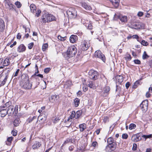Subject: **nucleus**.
I'll use <instances>...</instances> for the list:
<instances>
[{
    "label": "nucleus",
    "instance_id": "f257e3e1",
    "mask_svg": "<svg viewBox=\"0 0 152 152\" xmlns=\"http://www.w3.org/2000/svg\"><path fill=\"white\" fill-rule=\"evenodd\" d=\"M20 84L22 88L27 90L31 89L32 86L27 75L25 74H23L22 75Z\"/></svg>",
    "mask_w": 152,
    "mask_h": 152
},
{
    "label": "nucleus",
    "instance_id": "f03ea898",
    "mask_svg": "<svg viewBox=\"0 0 152 152\" xmlns=\"http://www.w3.org/2000/svg\"><path fill=\"white\" fill-rule=\"evenodd\" d=\"M42 22L44 23L50 22L55 19V17L48 13H45L41 16Z\"/></svg>",
    "mask_w": 152,
    "mask_h": 152
},
{
    "label": "nucleus",
    "instance_id": "7ed1b4c3",
    "mask_svg": "<svg viewBox=\"0 0 152 152\" xmlns=\"http://www.w3.org/2000/svg\"><path fill=\"white\" fill-rule=\"evenodd\" d=\"M77 53V49L74 46H71L68 48L67 49L66 55L67 57L70 58L75 56Z\"/></svg>",
    "mask_w": 152,
    "mask_h": 152
},
{
    "label": "nucleus",
    "instance_id": "20e7f679",
    "mask_svg": "<svg viewBox=\"0 0 152 152\" xmlns=\"http://www.w3.org/2000/svg\"><path fill=\"white\" fill-rule=\"evenodd\" d=\"M66 13L71 18H75L77 15V12L75 9L73 8H69L67 11Z\"/></svg>",
    "mask_w": 152,
    "mask_h": 152
},
{
    "label": "nucleus",
    "instance_id": "39448f33",
    "mask_svg": "<svg viewBox=\"0 0 152 152\" xmlns=\"http://www.w3.org/2000/svg\"><path fill=\"white\" fill-rule=\"evenodd\" d=\"M116 142H113L112 144H108L105 148V150L107 152H111L114 151L116 148Z\"/></svg>",
    "mask_w": 152,
    "mask_h": 152
},
{
    "label": "nucleus",
    "instance_id": "423d86ee",
    "mask_svg": "<svg viewBox=\"0 0 152 152\" xmlns=\"http://www.w3.org/2000/svg\"><path fill=\"white\" fill-rule=\"evenodd\" d=\"M148 102L147 100H145L141 103L140 105V107L143 111H146L148 110Z\"/></svg>",
    "mask_w": 152,
    "mask_h": 152
},
{
    "label": "nucleus",
    "instance_id": "0eeeda50",
    "mask_svg": "<svg viewBox=\"0 0 152 152\" xmlns=\"http://www.w3.org/2000/svg\"><path fill=\"white\" fill-rule=\"evenodd\" d=\"M142 134L141 133L134 134L132 137V140L135 142L139 141L141 139V138H140V137L141 136Z\"/></svg>",
    "mask_w": 152,
    "mask_h": 152
},
{
    "label": "nucleus",
    "instance_id": "6e6552de",
    "mask_svg": "<svg viewBox=\"0 0 152 152\" xmlns=\"http://www.w3.org/2000/svg\"><path fill=\"white\" fill-rule=\"evenodd\" d=\"M4 2L6 4V6L7 5L8 6L7 7L10 10L12 11L15 10V6L12 3L10 0H5Z\"/></svg>",
    "mask_w": 152,
    "mask_h": 152
},
{
    "label": "nucleus",
    "instance_id": "1a4fd4ad",
    "mask_svg": "<svg viewBox=\"0 0 152 152\" xmlns=\"http://www.w3.org/2000/svg\"><path fill=\"white\" fill-rule=\"evenodd\" d=\"M96 53L97 58L101 59L104 62H105L106 59L105 56L100 50L96 51Z\"/></svg>",
    "mask_w": 152,
    "mask_h": 152
},
{
    "label": "nucleus",
    "instance_id": "9d476101",
    "mask_svg": "<svg viewBox=\"0 0 152 152\" xmlns=\"http://www.w3.org/2000/svg\"><path fill=\"white\" fill-rule=\"evenodd\" d=\"M88 41L84 40L81 44L80 47L83 50H86L88 48L89 46Z\"/></svg>",
    "mask_w": 152,
    "mask_h": 152
},
{
    "label": "nucleus",
    "instance_id": "9b49d317",
    "mask_svg": "<svg viewBox=\"0 0 152 152\" xmlns=\"http://www.w3.org/2000/svg\"><path fill=\"white\" fill-rule=\"evenodd\" d=\"M118 18L121 21L123 22H126L127 21V17L126 16H123L122 15L118 16L116 14H115L114 16V18Z\"/></svg>",
    "mask_w": 152,
    "mask_h": 152
},
{
    "label": "nucleus",
    "instance_id": "f8f14e48",
    "mask_svg": "<svg viewBox=\"0 0 152 152\" xmlns=\"http://www.w3.org/2000/svg\"><path fill=\"white\" fill-rule=\"evenodd\" d=\"M5 25L4 21L0 18V33L4 31Z\"/></svg>",
    "mask_w": 152,
    "mask_h": 152
},
{
    "label": "nucleus",
    "instance_id": "ddd939ff",
    "mask_svg": "<svg viewBox=\"0 0 152 152\" xmlns=\"http://www.w3.org/2000/svg\"><path fill=\"white\" fill-rule=\"evenodd\" d=\"M26 50V47L23 44H20L17 50L19 53L24 52Z\"/></svg>",
    "mask_w": 152,
    "mask_h": 152
},
{
    "label": "nucleus",
    "instance_id": "4468645a",
    "mask_svg": "<svg viewBox=\"0 0 152 152\" xmlns=\"http://www.w3.org/2000/svg\"><path fill=\"white\" fill-rule=\"evenodd\" d=\"M115 7H117L119 5V0H109Z\"/></svg>",
    "mask_w": 152,
    "mask_h": 152
},
{
    "label": "nucleus",
    "instance_id": "2eb2a0df",
    "mask_svg": "<svg viewBox=\"0 0 152 152\" xmlns=\"http://www.w3.org/2000/svg\"><path fill=\"white\" fill-rule=\"evenodd\" d=\"M115 78L117 82H118L119 83L121 84L123 81V77L121 75H117Z\"/></svg>",
    "mask_w": 152,
    "mask_h": 152
},
{
    "label": "nucleus",
    "instance_id": "dca6fc26",
    "mask_svg": "<svg viewBox=\"0 0 152 152\" xmlns=\"http://www.w3.org/2000/svg\"><path fill=\"white\" fill-rule=\"evenodd\" d=\"M57 95H52L49 98V100L50 102L52 103H53L57 100Z\"/></svg>",
    "mask_w": 152,
    "mask_h": 152
},
{
    "label": "nucleus",
    "instance_id": "f3484780",
    "mask_svg": "<svg viewBox=\"0 0 152 152\" xmlns=\"http://www.w3.org/2000/svg\"><path fill=\"white\" fill-rule=\"evenodd\" d=\"M77 36L76 35H72L69 38V40L70 42L72 43H74L77 39Z\"/></svg>",
    "mask_w": 152,
    "mask_h": 152
},
{
    "label": "nucleus",
    "instance_id": "a211bd4d",
    "mask_svg": "<svg viewBox=\"0 0 152 152\" xmlns=\"http://www.w3.org/2000/svg\"><path fill=\"white\" fill-rule=\"evenodd\" d=\"M0 109L1 110L0 111V113L1 114V116L2 117H5L8 113L7 110L5 109Z\"/></svg>",
    "mask_w": 152,
    "mask_h": 152
},
{
    "label": "nucleus",
    "instance_id": "6ab92c4d",
    "mask_svg": "<svg viewBox=\"0 0 152 152\" xmlns=\"http://www.w3.org/2000/svg\"><path fill=\"white\" fill-rule=\"evenodd\" d=\"M81 6L83 7L87 10H90L91 9V7L90 6L88 5L86 3H82Z\"/></svg>",
    "mask_w": 152,
    "mask_h": 152
},
{
    "label": "nucleus",
    "instance_id": "aec40b11",
    "mask_svg": "<svg viewBox=\"0 0 152 152\" xmlns=\"http://www.w3.org/2000/svg\"><path fill=\"white\" fill-rule=\"evenodd\" d=\"M41 144L39 142H36L33 145L32 148L34 149L39 148L41 145Z\"/></svg>",
    "mask_w": 152,
    "mask_h": 152
},
{
    "label": "nucleus",
    "instance_id": "412c9836",
    "mask_svg": "<svg viewBox=\"0 0 152 152\" xmlns=\"http://www.w3.org/2000/svg\"><path fill=\"white\" fill-rule=\"evenodd\" d=\"M79 127L80 131L83 132L86 128V125L85 124H80Z\"/></svg>",
    "mask_w": 152,
    "mask_h": 152
},
{
    "label": "nucleus",
    "instance_id": "4be33fe9",
    "mask_svg": "<svg viewBox=\"0 0 152 152\" xmlns=\"http://www.w3.org/2000/svg\"><path fill=\"white\" fill-rule=\"evenodd\" d=\"M95 71L94 70L91 71L89 72V77L91 79H94L95 77Z\"/></svg>",
    "mask_w": 152,
    "mask_h": 152
},
{
    "label": "nucleus",
    "instance_id": "5701e85b",
    "mask_svg": "<svg viewBox=\"0 0 152 152\" xmlns=\"http://www.w3.org/2000/svg\"><path fill=\"white\" fill-rule=\"evenodd\" d=\"M20 122L19 118H16L14 121V125L15 126H19Z\"/></svg>",
    "mask_w": 152,
    "mask_h": 152
},
{
    "label": "nucleus",
    "instance_id": "b1692460",
    "mask_svg": "<svg viewBox=\"0 0 152 152\" xmlns=\"http://www.w3.org/2000/svg\"><path fill=\"white\" fill-rule=\"evenodd\" d=\"M10 64L9 58H6L3 61L2 64L4 65V66H7L9 65Z\"/></svg>",
    "mask_w": 152,
    "mask_h": 152
},
{
    "label": "nucleus",
    "instance_id": "393cba45",
    "mask_svg": "<svg viewBox=\"0 0 152 152\" xmlns=\"http://www.w3.org/2000/svg\"><path fill=\"white\" fill-rule=\"evenodd\" d=\"M7 111V113L9 114L10 115L12 114H14V113L13 112V108H12L10 106L8 108Z\"/></svg>",
    "mask_w": 152,
    "mask_h": 152
},
{
    "label": "nucleus",
    "instance_id": "a878e982",
    "mask_svg": "<svg viewBox=\"0 0 152 152\" xmlns=\"http://www.w3.org/2000/svg\"><path fill=\"white\" fill-rule=\"evenodd\" d=\"M88 86L91 88L94 89H95V85L94 83L92 81H90L88 84Z\"/></svg>",
    "mask_w": 152,
    "mask_h": 152
},
{
    "label": "nucleus",
    "instance_id": "bb28decb",
    "mask_svg": "<svg viewBox=\"0 0 152 152\" xmlns=\"http://www.w3.org/2000/svg\"><path fill=\"white\" fill-rule=\"evenodd\" d=\"M30 8L31 12L34 13L36 11V7L34 4H31L30 6Z\"/></svg>",
    "mask_w": 152,
    "mask_h": 152
},
{
    "label": "nucleus",
    "instance_id": "cd10ccee",
    "mask_svg": "<svg viewBox=\"0 0 152 152\" xmlns=\"http://www.w3.org/2000/svg\"><path fill=\"white\" fill-rule=\"evenodd\" d=\"M74 102L75 106L76 107H78L80 104V99L77 98H76L75 99Z\"/></svg>",
    "mask_w": 152,
    "mask_h": 152
},
{
    "label": "nucleus",
    "instance_id": "c85d7f7f",
    "mask_svg": "<svg viewBox=\"0 0 152 152\" xmlns=\"http://www.w3.org/2000/svg\"><path fill=\"white\" fill-rule=\"evenodd\" d=\"M82 113V110L77 111L76 113V118L77 119L79 118L81 116Z\"/></svg>",
    "mask_w": 152,
    "mask_h": 152
},
{
    "label": "nucleus",
    "instance_id": "c756f323",
    "mask_svg": "<svg viewBox=\"0 0 152 152\" xmlns=\"http://www.w3.org/2000/svg\"><path fill=\"white\" fill-rule=\"evenodd\" d=\"M36 116H34L32 118H28L26 120V123H27V124L28 123H30L34 119L36 118Z\"/></svg>",
    "mask_w": 152,
    "mask_h": 152
},
{
    "label": "nucleus",
    "instance_id": "7c9ffc66",
    "mask_svg": "<svg viewBox=\"0 0 152 152\" xmlns=\"http://www.w3.org/2000/svg\"><path fill=\"white\" fill-rule=\"evenodd\" d=\"M13 139V137H10L7 138V142H6V144L7 145H10L11 143V141Z\"/></svg>",
    "mask_w": 152,
    "mask_h": 152
},
{
    "label": "nucleus",
    "instance_id": "2f4dec72",
    "mask_svg": "<svg viewBox=\"0 0 152 152\" xmlns=\"http://www.w3.org/2000/svg\"><path fill=\"white\" fill-rule=\"evenodd\" d=\"M107 142L108 144H112L113 142H115L114 141V140L113 138L110 137L107 139Z\"/></svg>",
    "mask_w": 152,
    "mask_h": 152
},
{
    "label": "nucleus",
    "instance_id": "473e14b6",
    "mask_svg": "<svg viewBox=\"0 0 152 152\" xmlns=\"http://www.w3.org/2000/svg\"><path fill=\"white\" fill-rule=\"evenodd\" d=\"M110 90V88L109 86H106L104 88V94H107L109 91Z\"/></svg>",
    "mask_w": 152,
    "mask_h": 152
},
{
    "label": "nucleus",
    "instance_id": "72a5a7b5",
    "mask_svg": "<svg viewBox=\"0 0 152 152\" xmlns=\"http://www.w3.org/2000/svg\"><path fill=\"white\" fill-rule=\"evenodd\" d=\"M149 57V56H148L147 54L146 51H144L143 53V54L142 56V58L144 60L148 58Z\"/></svg>",
    "mask_w": 152,
    "mask_h": 152
},
{
    "label": "nucleus",
    "instance_id": "f704fd0d",
    "mask_svg": "<svg viewBox=\"0 0 152 152\" xmlns=\"http://www.w3.org/2000/svg\"><path fill=\"white\" fill-rule=\"evenodd\" d=\"M136 127V125L134 124H131L129 126V129L130 130L134 129Z\"/></svg>",
    "mask_w": 152,
    "mask_h": 152
},
{
    "label": "nucleus",
    "instance_id": "c9c22d12",
    "mask_svg": "<svg viewBox=\"0 0 152 152\" xmlns=\"http://www.w3.org/2000/svg\"><path fill=\"white\" fill-rule=\"evenodd\" d=\"M142 137L145 138V139L147 138H150L152 137V135L151 134L149 135H141Z\"/></svg>",
    "mask_w": 152,
    "mask_h": 152
},
{
    "label": "nucleus",
    "instance_id": "e433bc0d",
    "mask_svg": "<svg viewBox=\"0 0 152 152\" xmlns=\"http://www.w3.org/2000/svg\"><path fill=\"white\" fill-rule=\"evenodd\" d=\"M10 103L9 102H6L5 104L3 106H1L0 107V109H2L3 108H5V107H10Z\"/></svg>",
    "mask_w": 152,
    "mask_h": 152
},
{
    "label": "nucleus",
    "instance_id": "4c0bfd02",
    "mask_svg": "<svg viewBox=\"0 0 152 152\" xmlns=\"http://www.w3.org/2000/svg\"><path fill=\"white\" fill-rule=\"evenodd\" d=\"M134 28L135 29H137L140 28L141 27L140 26L138 23H136L133 25Z\"/></svg>",
    "mask_w": 152,
    "mask_h": 152
},
{
    "label": "nucleus",
    "instance_id": "58836bf2",
    "mask_svg": "<svg viewBox=\"0 0 152 152\" xmlns=\"http://www.w3.org/2000/svg\"><path fill=\"white\" fill-rule=\"evenodd\" d=\"M18 106L16 105L14 109H13V112L15 115H16L18 113Z\"/></svg>",
    "mask_w": 152,
    "mask_h": 152
},
{
    "label": "nucleus",
    "instance_id": "ea45409f",
    "mask_svg": "<svg viewBox=\"0 0 152 152\" xmlns=\"http://www.w3.org/2000/svg\"><path fill=\"white\" fill-rule=\"evenodd\" d=\"M48 45L47 43L44 44L42 46V50L44 51L48 48Z\"/></svg>",
    "mask_w": 152,
    "mask_h": 152
},
{
    "label": "nucleus",
    "instance_id": "a19ab883",
    "mask_svg": "<svg viewBox=\"0 0 152 152\" xmlns=\"http://www.w3.org/2000/svg\"><path fill=\"white\" fill-rule=\"evenodd\" d=\"M66 37H62L60 35H58V38L61 41H64L66 39Z\"/></svg>",
    "mask_w": 152,
    "mask_h": 152
},
{
    "label": "nucleus",
    "instance_id": "79ce46f5",
    "mask_svg": "<svg viewBox=\"0 0 152 152\" xmlns=\"http://www.w3.org/2000/svg\"><path fill=\"white\" fill-rule=\"evenodd\" d=\"M141 44L145 46H146L148 45V43L144 40H142L141 42Z\"/></svg>",
    "mask_w": 152,
    "mask_h": 152
},
{
    "label": "nucleus",
    "instance_id": "37998d69",
    "mask_svg": "<svg viewBox=\"0 0 152 152\" xmlns=\"http://www.w3.org/2000/svg\"><path fill=\"white\" fill-rule=\"evenodd\" d=\"M60 119L59 118H57V117H54L53 118V122L54 123H56Z\"/></svg>",
    "mask_w": 152,
    "mask_h": 152
},
{
    "label": "nucleus",
    "instance_id": "c03bdc74",
    "mask_svg": "<svg viewBox=\"0 0 152 152\" xmlns=\"http://www.w3.org/2000/svg\"><path fill=\"white\" fill-rule=\"evenodd\" d=\"M41 12V11L40 10H37L35 15V16H37V17H39L40 15V13Z\"/></svg>",
    "mask_w": 152,
    "mask_h": 152
},
{
    "label": "nucleus",
    "instance_id": "a18cd8bd",
    "mask_svg": "<svg viewBox=\"0 0 152 152\" xmlns=\"http://www.w3.org/2000/svg\"><path fill=\"white\" fill-rule=\"evenodd\" d=\"M15 4L16 6L18 8H19L21 7L22 4L21 3L18 1L16 2L15 3Z\"/></svg>",
    "mask_w": 152,
    "mask_h": 152
},
{
    "label": "nucleus",
    "instance_id": "49530a36",
    "mask_svg": "<svg viewBox=\"0 0 152 152\" xmlns=\"http://www.w3.org/2000/svg\"><path fill=\"white\" fill-rule=\"evenodd\" d=\"M140 84V81L139 80H137L136 81V82L134 83V87L135 88H137V87L138 86V85H139Z\"/></svg>",
    "mask_w": 152,
    "mask_h": 152
},
{
    "label": "nucleus",
    "instance_id": "de8ad7c7",
    "mask_svg": "<svg viewBox=\"0 0 152 152\" xmlns=\"http://www.w3.org/2000/svg\"><path fill=\"white\" fill-rule=\"evenodd\" d=\"M109 118L107 116H105L104 117L103 119V121L104 123L108 122L109 121Z\"/></svg>",
    "mask_w": 152,
    "mask_h": 152
},
{
    "label": "nucleus",
    "instance_id": "09e8293b",
    "mask_svg": "<svg viewBox=\"0 0 152 152\" xmlns=\"http://www.w3.org/2000/svg\"><path fill=\"white\" fill-rule=\"evenodd\" d=\"M34 45V43L33 42H31L28 44V47L29 49H31L32 48Z\"/></svg>",
    "mask_w": 152,
    "mask_h": 152
},
{
    "label": "nucleus",
    "instance_id": "8fccbe9b",
    "mask_svg": "<svg viewBox=\"0 0 152 152\" xmlns=\"http://www.w3.org/2000/svg\"><path fill=\"white\" fill-rule=\"evenodd\" d=\"M128 137V135L126 134H123L122 135V138L124 139H127Z\"/></svg>",
    "mask_w": 152,
    "mask_h": 152
},
{
    "label": "nucleus",
    "instance_id": "3c124183",
    "mask_svg": "<svg viewBox=\"0 0 152 152\" xmlns=\"http://www.w3.org/2000/svg\"><path fill=\"white\" fill-rule=\"evenodd\" d=\"M9 72H10L8 70L7 72L6 73L5 77L4 78V80H3L6 82L7 80V79L9 73Z\"/></svg>",
    "mask_w": 152,
    "mask_h": 152
},
{
    "label": "nucleus",
    "instance_id": "603ef678",
    "mask_svg": "<svg viewBox=\"0 0 152 152\" xmlns=\"http://www.w3.org/2000/svg\"><path fill=\"white\" fill-rule=\"evenodd\" d=\"M71 116H72V117L73 118L75 117L76 118V113L75 111H73L72 112Z\"/></svg>",
    "mask_w": 152,
    "mask_h": 152
},
{
    "label": "nucleus",
    "instance_id": "864d4df0",
    "mask_svg": "<svg viewBox=\"0 0 152 152\" xmlns=\"http://www.w3.org/2000/svg\"><path fill=\"white\" fill-rule=\"evenodd\" d=\"M134 62L136 64H140L141 62L138 59H135L134 60Z\"/></svg>",
    "mask_w": 152,
    "mask_h": 152
},
{
    "label": "nucleus",
    "instance_id": "5fc2aeb1",
    "mask_svg": "<svg viewBox=\"0 0 152 152\" xmlns=\"http://www.w3.org/2000/svg\"><path fill=\"white\" fill-rule=\"evenodd\" d=\"M137 145L136 144L134 143L133 145L132 150L133 151H136L137 150Z\"/></svg>",
    "mask_w": 152,
    "mask_h": 152
},
{
    "label": "nucleus",
    "instance_id": "6e6d98bb",
    "mask_svg": "<svg viewBox=\"0 0 152 152\" xmlns=\"http://www.w3.org/2000/svg\"><path fill=\"white\" fill-rule=\"evenodd\" d=\"M12 134L13 136H16L17 134V130L14 131L13 130L12 132Z\"/></svg>",
    "mask_w": 152,
    "mask_h": 152
},
{
    "label": "nucleus",
    "instance_id": "4d7b16f0",
    "mask_svg": "<svg viewBox=\"0 0 152 152\" xmlns=\"http://www.w3.org/2000/svg\"><path fill=\"white\" fill-rule=\"evenodd\" d=\"M132 37L134 39H136L138 41L140 42L139 40V37L137 35H134L132 36Z\"/></svg>",
    "mask_w": 152,
    "mask_h": 152
},
{
    "label": "nucleus",
    "instance_id": "13d9d810",
    "mask_svg": "<svg viewBox=\"0 0 152 152\" xmlns=\"http://www.w3.org/2000/svg\"><path fill=\"white\" fill-rule=\"evenodd\" d=\"M131 58H131V56L129 54H128L126 57V59L128 60H131Z\"/></svg>",
    "mask_w": 152,
    "mask_h": 152
},
{
    "label": "nucleus",
    "instance_id": "bf43d9fd",
    "mask_svg": "<svg viewBox=\"0 0 152 152\" xmlns=\"http://www.w3.org/2000/svg\"><path fill=\"white\" fill-rule=\"evenodd\" d=\"M50 68H45L44 70V72L45 73H48L50 71Z\"/></svg>",
    "mask_w": 152,
    "mask_h": 152
},
{
    "label": "nucleus",
    "instance_id": "052dcab7",
    "mask_svg": "<svg viewBox=\"0 0 152 152\" xmlns=\"http://www.w3.org/2000/svg\"><path fill=\"white\" fill-rule=\"evenodd\" d=\"M24 28H25V30L26 32H30V29L28 28H27L26 27H25L24 26H23Z\"/></svg>",
    "mask_w": 152,
    "mask_h": 152
},
{
    "label": "nucleus",
    "instance_id": "680f3d73",
    "mask_svg": "<svg viewBox=\"0 0 152 152\" xmlns=\"http://www.w3.org/2000/svg\"><path fill=\"white\" fill-rule=\"evenodd\" d=\"M17 38L18 39H21V35L20 33H18L17 35Z\"/></svg>",
    "mask_w": 152,
    "mask_h": 152
},
{
    "label": "nucleus",
    "instance_id": "e2e57ef3",
    "mask_svg": "<svg viewBox=\"0 0 152 152\" xmlns=\"http://www.w3.org/2000/svg\"><path fill=\"white\" fill-rule=\"evenodd\" d=\"M137 15L139 17H141L143 15V13L141 12H139L137 13Z\"/></svg>",
    "mask_w": 152,
    "mask_h": 152
},
{
    "label": "nucleus",
    "instance_id": "0e129e2a",
    "mask_svg": "<svg viewBox=\"0 0 152 152\" xmlns=\"http://www.w3.org/2000/svg\"><path fill=\"white\" fill-rule=\"evenodd\" d=\"M130 86V84L129 82H127L126 83L125 86L127 89H128Z\"/></svg>",
    "mask_w": 152,
    "mask_h": 152
},
{
    "label": "nucleus",
    "instance_id": "69168bd1",
    "mask_svg": "<svg viewBox=\"0 0 152 152\" xmlns=\"http://www.w3.org/2000/svg\"><path fill=\"white\" fill-rule=\"evenodd\" d=\"M70 139H67L66 140V141H65L64 142L63 144V145H65L66 144L69 143V142H70Z\"/></svg>",
    "mask_w": 152,
    "mask_h": 152
},
{
    "label": "nucleus",
    "instance_id": "338daca9",
    "mask_svg": "<svg viewBox=\"0 0 152 152\" xmlns=\"http://www.w3.org/2000/svg\"><path fill=\"white\" fill-rule=\"evenodd\" d=\"M38 120L39 121L42 120L43 119V118L42 115H39L38 118Z\"/></svg>",
    "mask_w": 152,
    "mask_h": 152
},
{
    "label": "nucleus",
    "instance_id": "774afa93",
    "mask_svg": "<svg viewBox=\"0 0 152 152\" xmlns=\"http://www.w3.org/2000/svg\"><path fill=\"white\" fill-rule=\"evenodd\" d=\"M77 96H80L82 95V92L81 91H79L77 93Z\"/></svg>",
    "mask_w": 152,
    "mask_h": 152
}]
</instances>
